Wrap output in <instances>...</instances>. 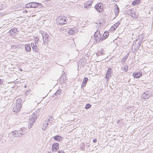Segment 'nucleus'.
I'll return each mask as SVG.
<instances>
[{
  "label": "nucleus",
  "instance_id": "4be33fe9",
  "mask_svg": "<svg viewBox=\"0 0 153 153\" xmlns=\"http://www.w3.org/2000/svg\"><path fill=\"white\" fill-rule=\"evenodd\" d=\"M122 70L125 72H127L128 70V67L126 65L123 66L122 67Z\"/></svg>",
  "mask_w": 153,
  "mask_h": 153
},
{
  "label": "nucleus",
  "instance_id": "1a4fd4ad",
  "mask_svg": "<svg viewBox=\"0 0 153 153\" xmlns=\"http://www.w3.org/2000/svg\"><path fill=\"white\" fill-rule=\"evenodd\" d=\"M114 7H115V9H114V13L115 14V15L117 16L119 14V9L118 5L116 4L114 5Z\"/></svg>",
  "mask_w": 153,
  "mask_h": 153
},
{
  "label": "nucleus",
  "instance_id": "864d4df0",
  "mask_svg": "<svg viewBox=\"0 0 153 153\" xmlns=\"http://www.w3.org/2000/svg\"><path fill=\"white\" fill-rule=\"evenodd\" d=\"M46 127H47L46 126H45V127L46 128Z\"/></svg>",
  "mask_w": 153,
  "mask_h": 153
},
{
  "label": "nucleus",
  "instance_id": "aec40b11",
  "mask_svg": "<svg viewBox=\"0 0 153 153\" xmlns=\"http://www.w3.org/2000/svg\"><path fill=\"white\" fill-rule=\"evenodd\" d=\"M62 90H60V89H59V90H58L55 93V94H54V95L56 96H57V97H58V96H57L58 95H60L61 94V93H62ZM59 96H58V97H59Z\"/></svg>",
  "mask_w": 153,
  "mask_h": 153
},
{
  "label": "nucleus",
  "instance_id": "c9c22d12",
  "mask_svg": "<svg viewBox=\"0 0 153 153\" xmlns=\"http://www.w3.org/2000/svg\"><path fill=\"white\" fill-rule=\"evenodd\" d=\"M131 16L134 18V19H137V18H138V15L137 14H136L134 12V13H133V14H132V15Z\"/></svg>",
  "mask_w": 153,
  "mask_h": 153
},
{
  "label": "nucleus",
  "instance_id": "b1692460",
  "mask_svg": "<svg viewBox=\"0 0 153 153\" xmlns=\"http://www.w3.org/2000/svg\"><path fill=\"white\" fill-rule=\"evenodd\" d=\"M129 55V53H128L126 54V55L124 56V57L123 58L122 60V63H124L126 60L127 59Z\"/></svg>",
  "mask_w": 153,
  "mask_h": 153
},
{
  "label": "nucleus",
  "instance_id": "6e6552de",
  "mask_svg": "<svg viewBox=\"0 0 153 153\" xmlns=\"http://www.w3.org/2000/svg\"><path fill=\"white\" fill-rule=\"evenodd\" d=\"M9 32L10 34L13 36L16 35V33L18 32V30L16 28H14L10 30Z\"/></svg>",
  "mask_w": 153,
  "mask_h": 153
},
{
  "label": "nucleus",
  "instance_id": "f3484780",
  "mask_svg": "<svg viewBox=\"0 0 153 153\" xmlns=\"http://www.w3.org/2000/svg\"><path fill=\"white\" fill-rule=\"evenodd\" d=\"M65 75V73H64L62 74V75L61 76V77L60 79V82H63L64 81L66 80V78Z\"/></svg>",
  "mask_w": 153,
  "mask_h": 153
},
{
  "label": "nucleus",
  "instance_id": "603ef678",
  "mask_svg": "<svg viewBox=\"0 0 153 153\" xmlns=\"http://www.w3.org/2000/svg\"><path fill=\"white\" fill-rule=\"evenodd\" d=\"M25 88L26 87V86H25Z\"/></svg>",
  "mask_w": 153,
  "mask_h": 153
},
{
  "label": "nucleus",
  "instance_id": "cd10ccee",
  "mask_svg": "<svg viewBox=\"0 0 153 153\" xmlns=\"http://www.w3.org/2000/svg\"><path fill=\"white\" fill-rule=\"evenodd\" d=\"M19 47L18 45H15L11 46V49L12 51H14L15 49L18 48Z\"/></svg>",
  "mask_w": 153,
  "mask_h": 153
},
{
  "label": "nucleus",
  "instance_id": "5701e85b",
  "mask_svg": "<svg viewBox=\"0 0 153 153\" xmlns=\"http://www.w3.org/2000/svg\"><path fill=\"white\" fill-rule=\"evenodd\" d=\"M140 2V0H135L132 3V4L133 6H135L138 4Z\"/></svg>",
  "mask_w": 153,
  "mask_h": 153
},
{
  "label": "nucleus",
  "instance_id": "f257e3e1",
  "mask_svg": "<svg viewBox=\"0 0 153 153\" xmlns=\"http://www.w3.org/2000/svg\"><path fill=\"white\" fill-rule=\"evenodd\" d=\"M68 19L65 16H61L58 17L56 20V23L58 25H63L67 24Z\"/></svg>",
  "mask_w": 153,
  "mask_h": 153
},
{
  "label": "nucleus",
  "instance_id": "dca6fc26",
  "mask_svg": "<svg viewBox=\"0 0 153 153\" xmlns=\"http://www.w3.org/2000/svg\"><path fill=\"white\" fill-rule=\"evenodd\" d=\"M112 69L111 68H109L107 72L106 76H111L112 75Z\"/></svg>",
  "mask_w": 153,
  "mask_h": 153
},
{
  "label": "nucleus",
  "instance_id": "a878e982",
  "mask_svg": "<svg viewBox=\"0 0 153 153\" xmlns=\"http://www.w3.org/2000/svg\"><path fill=\"white\" fill-rule=\"evenodd\" d=\"M53 120V116L51 115L49 117V119L48 120V122L51 123V121H52ZM47 126H48V120L47 121Z\"/></svg>",
  "mask_w": 153,
  "mask_h": 153
},
{
  "label": "nucleus",
  "instance_id": "f8f14e48",
  "mask_svg": "<svg viewBox=\"0 0 153 153\" xmlns=\"http://www.w3.org/2000/svg\"><path fill=\"white\" fill-rule=\"evenodd\" d=\"M95 41L97 43H99L100 41H102L104 40V38L101 37V36H94Z\"/></svg>",
  "mask_w": 153,
  "mask_h": 153
},
{
  "label": "nucleus",
  "instance_id": "a211bd4d",
  "mask_svg": "<svg viewBox=\"0 0 153 153\" xmlns=\"http://www.w3.org/2000/svg\"><path fill=\"white\" fill-rule=\"evenodd\" d=\"M25 50L26 51H30L31 49V48L30 44H26L25 47Z\"/></svg>",
  "mask_w": 153,
  "mask_h": 153
},
{
  "label": "nucleus",
  "instance_id": "e433bc0d",
  "mask_svg": "<svg viewBox=\"0 0 153 153\" xmlns=\"http://www.w3.org/2000/svg\"><path fill=\"white\" fill-rule=\"evenodd\" d=\"M21 130H22V135H24L25 134V128H21L20 129Z\"/></svg>",
  "mask_w": 153,
  "mask_h": 153
},
{
  "label": "nucleus",
  "instance_id": "9b49d317",
  "mask_svg": "<svg viewBox=\"0 0 153 153\" xmlns=\"http://www.w3.org/2000/svg\"><path fill=\"white\" fill-rule=\"evenodd\" d=\"M31 45L33 48V50L36 52H37L38 51V47L36 46V43L35 42L31 43Z\"/></svg>",
  "mask_w": 153,
  "mask_h": 153
},
{
  "label": "nucleus",
  "instance_id": "de8ad7c7",
  "mask_svg": "<svg viewBox=\"0 0 153 153\" xmlns=\"http://www.w3.org/2000/svg\"><path fill=\"white\" fill-rule=\"evenodd\" d=\"M83 59H84V60L85 61V62L86 61V60L85 59V58H83V59H82V60H83Z\"/></svg>",
  "mask_w": 153,
  "mask_h": 153
},
{
  "label": "nucleus",
  "instance_id": "39448f33",
  "mask_svg": "<svg viewBox=\"0 0 153 153\" xmlns=\"http://www.w3.org/2000/svg\"><path fill=\"white\" fill-rule=\"evenodd\" d=\"M94 7L96 10L99 13L102 12L103 9V5L101 3L97 4L95 5Z\"/></svg>",
  "mask_w": 153,
  "mask_h": 153
},
{
  "label": "nucleus",
  "instance_id": "7ed1b4c3",
  "mask_svg": "<svg viewBox=\"0 0 153 153\" xmlns=\"http://www.w3.org/2000/svg\"><path fill=\"white\" fill-rule=\"evenodd\" d=\"M37 117L33 114L30 116L29 119V126H28L29 128H31L32 126L34 124L36 120Z\"/></svg>",
  "mask_w": 153,
  "mask_h": 153
},
{
  "label": "nucleus",
  "instance_id": "9d476101",
  "mask_svg": "<svg viewBox=\"0 0 153 153\" xmlns=\"http://www.w3.org/2000/svg\"><path fill=\"white\" fill-rule=\"evenodd\" d=\"M59 149V144L58 143H54L52 146V152L56 151Z\"/></svg>",
  "mask_w": 153,
  "mask_h": 153
},
{
  "label": "nucleus",
  "instance_id": "8fccbe9b",
  "mask_svg": "<svg viewBox=\"0 0 153 153\" xmlns=\"http://www.w3.org/2000/svg\"><path fill=\"white\" fill-rule=\"evenodd\" d=\"M89 5L90 6H91V4H89Z\"/></svg>",
  "mask_w": 153,
  "mask_h": 153
},
{
  "label": "nucleus",
  "instance_id": "5fc2aeb1",
  "mask_svg": "<svg viewBox=\"0 0 153 153\" xmlns=\"http://www.w3.org/2000/svg\"><path fill=\"white\" fill-rule=\"evenodd\" d=\"M113 0L114 1V0Z\"/></svg>",
  "mask_w": 153,
  "mask_h": 153
},
{
  "label": "nucleus",
  "instance_id": "ea45409f",
  "mask_svg": "<svg viewBox=\"0 0 153 153\" xmlns=\"http://www.w3.org/2000/svg\"><path fill=\"white\" fill-rule=\"evenodd\" d=\"M117 27L116 26V25H114V26L112 27L113 28L114 30H115L117 28Z\"/></svg>",
  "mask_w": 153,
  "mask_h": 153
},
{
  "label": "nucleus",
  "instance_id": "20e7f679",
  "mask_svg": "<svg viewBox=\"0 0 153 153\" xmlns=\"http://www.w3.org/2000/svg\"><path fill=\"white\" fill-rule=\"evenodd\" d=\"M22 100L19 99L16 102V106L13 108V111L15 112H17L20 110L22 106Z\"/></svg>",
  "mask_w": 153,
  "mask_h": 153
},
{
  "label": "nucleus",
  "instance_id": "c85d7f7f",
  "mask_svg": "<svg viewBox=\"0 0 153 153\" xmlns=\"http://www.w3.org/2000/svg\"><path fill=\"white\" fill-rule=\"evenodd\" d=\"M18 131L16 130L14 131L13 132V136L15 137H18Z\"/></svg>",
  "mask_w": 153,
  "mask_h": 153
},
{
  "label": "nucleus",
  "instance_id": "7c9ffc66",
  "mask_svg": "<svg viewBox=\"0 0 153 153\" xmlns=\"http://www.w3.org/2000/svg\"><path fill=\"white\" fill-rule=\"evenodd\" d=\"M39 110H37L35 112H34L33 114H34L38 117H39Z\"/></svg>",
  "mask_w": 153,
  "mask_h": 153
},
{
  "label": "nucleus",
  "instance_id": "2f4dec72",
  "mask_svg": "<svg viewBox=\"0 0 153 153\" xmlns=\"http://www.w3.org/2000/svg\"><path fill=\"white\" fill-rule=\"evenodd\" d=\"M128 14L131 16L134 12L133 11V10L132 9H130L128 10Z\"/></svg>",
  "mask_w": 153,
  "mask_h": 153
},
{
  "label": "nucleus",
  "instance_id": "79ce46f5",
  "mask_svg": "<svg viewBox=\"0 0 153 153\" xmlns=\"http://www.w3.org/2000/svg\"><path fill=\"white\" fill-rule=\"evenodd\" d=\"M93 142L94 143H95L97 141V139L96 138L94 139L93 141Z\"/></svg>",
  "mask_w": 153,
  "mask_h": 153
},
{
  "label": "nucleus",
  "instance_id": "37998d69",
  "mask_svg": "<svg viewBox=\"0 0 153 153\" xmlns=\"http://www.w3.org/2000/svg\"><path fill=\"white\" fill-rule=\"evenodd\" d=\"M2 81L1 79H0V85H2Z\"/></svg>",
  "mask_w": 153,
  "mask_h": 153
},
{
  "label": "nucleus",
  "instance_id": "72a5a7b5",
  "mask_svg": "<svg viewBox=\"0 0 153 153\" xmlns=\"http://www.w3.org/2000/svg\"><path fill=\"white\" fill-rule=\"evenodd\" d=\"M91 107V105L90 104H86L85 108L86 109H88Z\"/></svg>",
  "mask_w": 153,
  "mask_h": 153
},
{
  "label": "nucleus",
  "instance_id": "bb28decb",
  "mask_svg": "<svg viewBox=\"0 0 153 153\" xmlns=\"http://www.w3.org/2000/svg\"><path fill=\"white\" fill-rule=\"evenodd\" d=\"M41 33L42 35L43 40H44L45 39V38H46V37L48 36V34L46 33L45 32H42Z\"/></svg>",
  "mask_w": 153,
  "mask_h": 153
},
{
  "label": "nucleus",
  "instance_id": "3c124183",
  "mask_svg": "<svg viewBox=\"0 0 153 153\" xmlns=\"http://www.w3.org/2000/svg\"><path fill=\"white\" fill-rule=\"evenodd\" d=\"M136 47H137V45H136V46H135Z\"/></svg>",
  "mask_w": 153,
  "mask_h": 153
},
{
  "label": "nucleus",
  "instance_id": "49530a36",
  "mask_svg": "<svg viewBox=\"0 0 153 153\" xmlns=\"http://www.w3.org/2000/svg\"><path fill=\"white\" fill-rule=\"evenodd\" d=\"M19 133H22V130H19Z\"/></svg>",
  "mask_w": 153,
  "mask_h": 153
},
{
  "label": "nucleus",
  "instance_id": "f704fd0d",
  "mask_svg": "<svg viewBox=\"0 0 153 153\" xmlns=\"http://www.w3.org/2000/svg\"><path fill=\"white\" fill-rule=\"evenodd\" d=\"M26 7L27 8H31L32 5L31 4V2L27 4L26 5Z\"/></svg>",
  "mask_w": 153,
  "mask_h": 153
},
{
  "label": "nucleus",
  "instance_id": "c756f323",
  "mask_svg": "<svg viewBox=\"0 0 153 153\" xmlns=\"http://www.w3.org/2000/svg\"><path fill=\"white\" fill-rule=\"evenodd\" d=\"M100 32L99 30H97L94 33V36H101V35L100 34Z\"/></svg>",
  "mask_w": 153,
  "mask_h": 153
},
{
  "label": "nucleus",
  "instance_id": "58836bf2",
  "mask_svg": "<svg viewBox=\"0 0 153 153\" xmlns=\"http://www.w3.org/2000/svg\"><path fill=\"white\" fill-rule=\"evenodd\" d=\"M120 21H119L117 22L115 24V25H116V26H118L120 24Z\"/></svg>",
  "mask_w": 153,
  "mask_h": 153
},
{
  "label": "nucleus",
  "instance_id": "f03ea898",
  "mask_svg": "<svg viewBox=\"0 0 153 153\" xmlns=\"http://www.w3.org/2000/svg\"><path fill=\"white\" fill-rule=\"evenodd\" d=\"M142 41L140 40H136L132 44V51L133 53H134L139 49V47L141 45Z\"/></svg>",
  "mask_w": 153,
  "mask_h": 153
},
{
  "label": "nucleus",
  "instance_id": "473e14b6",
  "mask_svg": "<svg viewBox=\"0 0 153 153\" xmlns=\"http://www.w3.org/2000/svg\"><path fill=\"white\" fill-rule=\"evenodd\" d=\"M100 54L101 55H103L104 54V52H103V50H101V51H99V52L97 53V55H99Z\"/></svg>",
  "mask_w": 153,
  "mask_h": 153
},
{
  "label": "nucleus",
  "instance_id": "0eeeda50",
  "mask_svg": "<svg viewBox=\"0 0 153 153\" xmlns=\"http://www.w3.org/2000/svg\"><path fill=\"white\" fill-rule=\"evenodd\" d=\"M142 76V73L140 71L134 72L133 73V76L136 78H138Z\"/></svg>",
  "mask_w": 153,
  "mask_h": 153
},
{
  "label": "nucleus",
  "instance_id": "2eb2a0df",
  "mask_svg": "<svg viewBox=\"0 0 153 153\" xmlns=\"http://www.w3.org/2000/svg\"><path fill=\"white\" fill-rule=\"evenodd\" d=\"M88 80V78L87 77H85L84 78L83 80L82 83V87H85V86L87 84V82Z\"/></svg>",
  "mask_w": 153,
  "mask_h": 153
},
{
  "label": "nucleus",
  "instance_id": "a18cd8bd",
  "mask_svg": "<svg viewBox=\"0 0 153 153\" xmlns=\"http://www.w3.org/2000/svg\"><path fill=\"white\" fill-rule=\"evenodd\" d=\"M108 76H106H106H105V78H107L108 79L109 77Z\"/></svg>",
  "mask_w": 153,
  "mask_h": 153
},
{
  "label": "nucleus",
  "instance_id": "4c0bfd02",
  "mask_svg": "<svg viewBox=\"0 0 153 153\" xmlns=\"http://www.w3.org/2000/svg\"><path fill=\"white\" fill-rule=\"evenodd\" d=\"M22 133H19V131H18V137H21L22 136Z\"/></svg>",
  "mask_w": 153,
  "mask_h": 153
},
{
  "label": "nucleus",
  "instance_id": "6ab92c4d",
  "mask_svg": "<svg viewBox=\"0 0 153 153\" xmlns=\"http://www.w3.org/2000/svg\"><path fill=\"white\" fill-rule=\"evenodd\" d=\"M69 35L74 34L76 33L75 30V28H72L69 30L68 32Z\"/></svg>",
  "mask_w": 153,
  "mask_h": 153
},
{
  "label": "nucleus",
  "instance_id": "a19ab883",
  "mask_svg": "<svg viewBox=\"0 0 153 153\" xmlns=\"http://www.w3.org/2000/svg\"><path fill=\"white\" fill-rule=\"evenodd\" d=\"M59 153H65L64 151L62 150H59L58 152Z\"/></svg>",
  "mask_w": 153,
  "mask_h": 153
},
{
  "label": "nucleus",
  "instance_id": "4468645a",
  "mask_svg": "<svg viewBox=\"0 0 153 153\" xmlns=\"http://www.w3.org/2000/svg\"><path fill=\"white\" fill-rule=\"evenodd\" d=\"M54 139L58 142L61 141H62V137L59 135H56L53 137Z\"/></svg>",
  "mask_w": 153,
  "mask_h": 153
},
{
  "label": "nucleus",
  "instance_id": "423d86ee",
  "mask_svg": "<svg viewBox=\"0 0 153 153\" xmlns=\"http://www.w3.org/2000/svg\"><path fill=\"white\" fill-rule=\"evenodd\" d=\"M31 4L32 5L31 8H36L37 7L38 8H41L42 7V4L40 3L35 2H31Z\"/></svg>",
  "mask_w": 153,
  "mask_h": 153
},
{
  "label": "nucleus",
  "instance_id": "412c9836",
  "mask_svg": "<svg viewBox=\"0 0 153 153\" xmlns=\"http://www.w3.org/2000/svg\"><path fill=\"white\" fill-rule=\"evenodd\" d=\"M109 33L108 31L105 32L103 34V37L102 38H104V39H105L108 37V36Z\"/></svg>",
  "mask_w": 153,
  "mask_h": 153
},
{
  "label": "nucleus",
  "instance_id": "09e8293b",
  "mask_svg": "<svg viewBox=\"0 0 153 153\" xmlns=\"http://www.w3.org/2000/svg\"><path fill=\"white\" fill-rule=\"evenodd\" d=\"M20 71H22V69H21L20 70Z\"/></svg>",
  "mask_w": 153,
  "mask_h": 153
},
{
  "label": "nucleus",
  "instance_id": "393cba45",
  "mask_svg": "<svg viewBox=\"0 0 153 153\" xmlns=\"http://www.w3.org/2000/svg\"><path fill=\"white\" fill-rule=\"evenodd\" d=\"M50 38L49 37V35H48V36L46 37V38H45V39L43 40L44 42L46 43H48V41L50 40Z\"/></svg>",
  "mask_w": 153,
  "mask_h": 153
},
{
  "label": "nucleus",
  "instance_id": "c03bdc74",
  "mask_svg": "<svg viewBox=\"0 0 153 153\" xmlns=\"http://www.w3.org/2000/svg\"><path fill=\"white\" fill-rule=\"evenodd\" d=\"M22 12H23V13H26L27 12V11L26 10H25L23 11Z\"/></svg>",
  "mask_w": 153,
  "mask_h": 153
},
{
  "label": "nucleus",
  "instance_id": "ddd939ff",
  "mask_svg": "<svg viewBox=\"0 0 153 153\" xmlns=\"http://www.w3.org/2000/svg\"><path fill=\"white\" fill-rule=\"evenodd\" d=\"M150 95L148 91H146L144 92L143 94V98L144 99H148L150 97Z\"/></svg>",
  "mask_w": 153,
  "mask_h": 153
}]
</instances>
